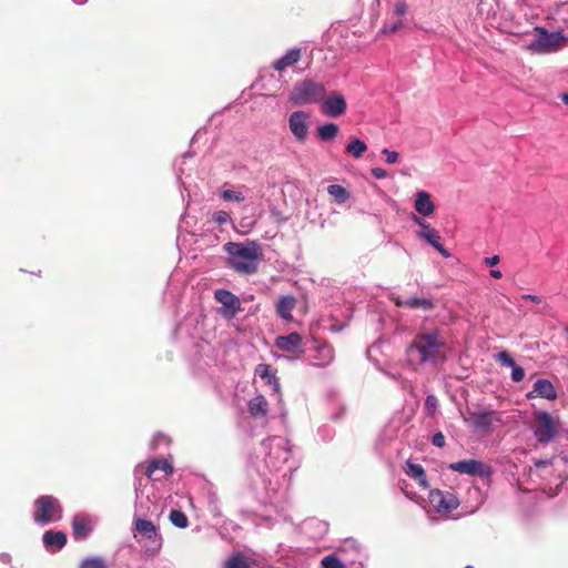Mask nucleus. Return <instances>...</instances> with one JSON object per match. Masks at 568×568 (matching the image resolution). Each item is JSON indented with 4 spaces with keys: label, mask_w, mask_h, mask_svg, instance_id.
I'll use <instances>...</instances> for the list:
<instances>
[{
    "label": "nucleus",
    "mask_w": 568,
    "mask_h": 568,
    "mask_svg": "<svg viewBox=\"0 0 568 568\" xmlns=\"http://www.w3.org/2000/svg\"><path fill=\"white\" fill-rule=\"evenodd\" d=\"M302 51L298 48L288 50L282 58L273 63L274 70L283 72L288 67L294 65L301 60Z\"/></svg>",
    "instance_id": "obj_17"
},
{
    "label": "nucleus",
    "mask_w": 568,
    "mask_h": 568,
    "mask_svg": "<svg viewBox=\"0 0 568 568\" xmlns=\"http://www.w3.org/2000/svg\"><path fill=\"white\" fill-rule=\"evenodd\" d=\"M303 338L301 334L293 332L286 336H278L275 339V346L287 353H295L302 346Z\"/></svg>",
    "instance_id": "obj_14"
},
{
    "label": "nucleus",
    "mask_w": 568,
    "mask_h": 568,
    "mask_svg": "<svg viewBox=\"0 0 568 568\" xmlns=\"http://www.w3.org/2000/svg\"><path fill=\"white\" fill-rule=\"evenodd\" d=\"M534 434L540 444L551 442L560 427L559 420L547 412H536L534 414Z\"/></svg>",
    "instance_id": "obj_6"
},
{
    "label": "nucleus",
    "mask_w": 568,
    "mask_h": 568,
    "mask_svg": "<svg viewBox=\"0 0 568 568\" xmlns=\"http://www.w3.org/2000/svg\"><path fill=\"white\" fill-rule=\"evenodd\" d=\"M271 216L273 217L274 222L277 224H282L288 220L286 215H284L280 210L276 207H271Z\"/></svg>",
    "instance_id": "obj_38"
},
{
    "label": "nucleus",
    "mask_w": 568,
    "mask_h": 568,
    "mask_svg": "<svg viewBox=\"0 0 568 568\" xmlns=\"http://www.w3.org/2000/svg\"><path fill=\"white\" fill-rule=\"evenodd\" d=\"M327 192L339 204L345 203L349 199L348 191L344 186L338 184L328 185Z\"/></svg>",
    "instance_id": "obj_27"
},
{
    "label": "nucleus",
    "mask_w": 568,
    "mask_h": 568,
    "mask_svg": "<svg viewBox=\"0 0 568 568\" xmlns=\"http://www.w3.org/2000/svg\"><path fill=\"white\" fill-rule=\"evenodd\" d=\"M415 210L423 216H429L435 211V204L430 199V194L426 191H420L416 194Z\"/></svg>",
    "instance_id": "obj_19"
},
{
    "label": "nucleus",
    "mask_w": 568,
    "mask_h": 568,
    "mask_svg": "<svg viewBox=\"0 0 568 568\" xmlns=\"http://www.w3.org/2000/svg\"><path fill=\"white\" fill-rule=\"evenodd\" d=\"M564 329H565V333H566V334H567V336H568V324L565 326V328H564Z\"/></svg>",
    "instance_id": "obj_54"
},
{
    "label": "nucleus",
    "mask_w": 568,
    "mask_h": 568,
    "mask_svg": "<svg viewBox=\"0 0 568 568\" xmlns=\"http://www.w3.org/2000/svg\"><path fill=\"white\" fill-rule=\"evenodd\" d=\"M417 235L419 239H423L427 243H429L434 248H436L440 244V234L435 229L428 231H420L417 233Z\"/></svg>",
    "instance_id": "obj_29"
},
{
    "label": "nucleus",
    "mask_w": 568,
    "mask_h": 568,
    "mask_svg": "<svg viewBox=\"0 0 568 568\" xmlns=\"http://www.w3.org/2000/svg\"><path fill=\"white\" fill-rule=\"evenodd\" d=\"M308 118L304 111H294L288 119L291 132L301 142L305 141L308 134Z\"/></svg>",
    "instance_id": "obj_11"
},
{
    "label": "nucleus",
    "mask_w": 568,
    "mask_h": 568,
    "mask_svg": "<svg viewBox=\"0 0 568 568\" xmlns=\"http://www.w3.org/2000/svg\"><path fill=\"white\" fill-rule=\"evenodd\" d=\"M412 219H413V221H414L417 225H419V226L423 229V231L433 230V227L430 226V224H429V223H427V222H426L425 220H423L422 217H419V216H417V215L413 214V217H412Z\"/></svg>",
    "instance_id": "obj_42"
},
{
    "label": "nucleus",
    "mask_w": 568,
    "mask_h": 568,
    "mask_svg": "<svg viewBox=\"0 0 568 568\" xmlns=\"http://www.w3.org/2000/svg\"><path fill=\"white\" fill-rule=\"evenodd\" d=\"M432 443L436 447H444L445 446V436L442 433H436L432 438Z\"/></svg>",
    "instance_id": "obj_43"
},
{
    "label": "nucleus",
    "mask_w": 568,
    "mask_h": 568,
    "mask_svg": "<svg viewBox=\"0 0 568 568\" xmlns=\"http://www.w3.org/2000/svg\"><path fill=\"white\" fill-rule=\"evenodd\" d=\"M521 298H523V300L531 301V302L537 303V304L541 303V297H540V296H538V295L524 294V295L521 296Z\"/></svg>",
    "instance_id": "obj_48"
},
{
    "label": "nucleus",
    "mask_w": 568,
    "mask_h": 568,
    "mask_svg": "<svg viewBox=\"0 0 568 568\" xmlns=\"http://www.w3.org/2000/svg\"><path fill=\"white\" fill-rule=\"evenodd\" d=\"M43 544L50 550H59L67 544V535L63 531L48 530L43 534Z\"/></svg>",
    "instance_id": "obj_18"
},
{
    "label": "nucleus",
    "mask_w": 568,
    "mask_h": 568,
    "mask_svg": "<svg viewBox=\"0 0 568 568\" xmlns=\"http://www.w3.org/2000/svg\"><path fill=\"white\" fill-rule=\"evenodd\" d=\"M407 12V6L404 1H398L395 6H394V13L397 14V16H405Z\"/></svg>",
    "instance_id": "obj_41"
},
{
    "label": "nucleus",
    "mask_w": 568,
    "mask_h": 568,
    "mask_svg": "<svg viewBox=\"0 0 568 568\" xmlns=\"http://www.w3.org/2000/svg\"><path fill=\"white\" fill-rule=\"evenodd\" d=\"M339 132L337 124L331 122L317 128V135L322 141L334 140Z\"/></svg>",
    "instance_id": "obj_24"
},
{
    "label": "nucleus",
    "mask_w": 568,
    "mask_h": 568,
    "mask_svg": "<svg viewBox=\"0 0 568 568\" xmlns=\"http://www.w3.org/2000/svg\"><path fill=\"white\" fill-rule=\"evenodd\" d=\"M437 408V398L434 395H428L425 400V409L428 415H433Z\"/></svg>",
    "instance_id": "obj_37"
},
{
    "label": "nucleus",
    "mask_w": 568,
    "mask_h": 568,
    "mask_svg": "<svg viewBox=\"0 0 568 568\" xmlns=\"http://www.w3.org/2000/svg\"><path fill=\"white\" fill-rule=\"evenodd\" d=\"M493 413H474L473 423L478 428H488L493 423Z\"/></svg>",
    "instance_id": "obj_30"
},
{
    "label": "nucleus",
    "mask_w": 568,
    "mask_h": 568,
    "mask_svg": "<svg viewBox=\"0 0 568 568\" xmlns=\"http://www.w3.org/2000/svg\"><path fill=\"white\" fill-rule=\"evenodd\" d=\"M449 469L459 474L471 476L488 477L491 474V467L476 459H465L449 465Z\"/></svg>",
    "instance_id": "obj_9"
},
{
    "label": "nucleus",
    "mask_w": 568,
    "mask_h": 568,
    "mask_svg": "<svg viewBox=\"0 0 568 568\" xmlns=\"http://www.w3.org/2000/svg\"><path fill=\"white\" fill-rule=\"evenodd\" d=\"M247 409L252 417L264 418L268 414V402L264 395H257L248 400Z\"/></svg>",
    "instance_id": "obj_16"
},
{
    "label": "nucleus",
    "mask_w": 568,
    "mask_h": 568,
    "mask_svg": "<svg viewBox=\"0 0 568 568\" xmlns=\"http://www.w3.org/2000/svg\"><path fill=\"white\" fill-rule=\"evenodd\" d=\"M382 153L386 156V162L388 164H394L398 161L399 154L396 151L384 149Z\"/></svg>",
    "instance_id": "obj_40"
},
{
    "label": "nucleus",
    "mask_w": 568,
    "mask_h": 568,
    "mask_svg": "<svg viewBox=\"0 0 568 568\" xmlns=\"http://www.w3.org/2000/svg\"><path fill=\"white\" fill-rule=\"evenodd\" d=\"M33 520L45 525L61 519L62 507L57 498L51 495L40 496L34 500Z\"/></svg>",
    "instance_id": "obj_4"
},
{
    "label": "nucleus",
    "mask_w": 568,
    "mask_h": 568,
    "mask_svg": "<svg viewBox=\"0 0 568 568\" xmlns=\"http://www.w3.org/2000/svg\"><path fill=\"white\" fill-rule=\"evenodd\" d=\"M367 150V145L359 139L352 140L345 148V151L353 155L355 159H359Z\"/></svg>",
    "instance_id": "obj_26"
},
{
    "label": "nucleus",
    "mask_w": 568,
    "mask_h": 568,
    "mask_svg": "<svg viewBox=\"0 0 568 568\" xmlns=\"http://www.w3.org/2000/svg\"><path fill=\"white\" fill-rule=\"evenodd\" d=\"M135 530L142 535L144 538L153 542L159 549L162 544V536L158 531L155 525L146 519L138 518L134 521Z\"/></svg>",
    "instance_id": "obj_12"
},
{
    "label": "nucleus",
    "mask_w": 568,
    "mask_h": 568,
    "mask_svg": "<svg viewBox=\"0 0 568 568\" xmlns=\"http://www.w3.org/2000/svg\"><path fill=\"white\" fill-rule=\"evenodd\" d=\"M513 371H511V379L514 382H521L525 377V371L523 367L518 366L517 364H515V366L511 367Z\"/></svg>",
    "instance_id": "obj_39"
},
{
    "label": "nucleus",
    "mask_w": 568,
    "mask_h": 568,
    "mask_svg": "<svg viewBox=\"0 0 568 568\" xmlns=\"http://www.w3.org/2000/svg\"><path fill=\"white\" fill-rule=\"evenodd\" d=\"M539 37L529 44V50L535 53H550L567 45L568 39L562 32H548L545 28H536Z\"/></svg>",
    "instance_id": "obj_5"
},
{
    "label": "nucleus",
    "mask_w": 568,
    "mask_h": 568,
    "mask_svg": "<svg viewBox=\"0 0 568 568\" xmlns=\"http://www.w3.org/2000/svg\"><path fill=\"white\" fill-rule=\"evenodd\" d=\"M227 254L226 264L235 273L253 275L263 260L261 245L255 241L227 242L223 245Z\"/></svg>",
    "instance_id": "obj_1"
},
{
    "label": "nucleus",
    "mask_w": 568,
    "mask_h": 568,
    "mask_svg": "<svg viewBox=\"0 0 568 568\" xmlns=\"http://www.w3.org/2000/svg\"><path fill=\"white\" fill-rule=\"evenodd\" d=\"M323 568H345L343 562L334 555H328L322 559Z\"/></svg>",
    "instance_id": "obj_34"
},
{
    "label": "nucleus",
    "mask_w": 568,
    "mask_h": 568,
    "mask_svg": "<svg viewBox=\"0 0 568 568\" xmlns=\"http://www.w3.org/2000/svg\"><path fill=\"white\" fill-rule=\"evenodd\" d=\"M225 568H251L242 555H235L225 562Z\"/></svg>",
    "instance_id": "obj_33"
},
{
    "label": "nucleus",
    "mask_w": 568,
    "mask_h": 568,
    "mask_svg": "<svg viewBox=\"0 0 568 568\" xmlns=\"http://www.w3.org/2000/svg\"><path fill=\"white\" fill-rule=\"evenodd\" d=\"M405 474L415 479L422 488H428L426 473L419 464H414L408 460L406 463Z\"/></svg>",
    "instance_id": "obj_21"
},
{
    "label": "nucleus",
    "mask_w": 568,
    "mask_h": 568,
    "mask_svg": "<svg viewBox=\"0 0 568 568\" xmlns=\"http://www.w3.org/2000/svg\"><path fill=\"white\" fill-rule=\"evenodd\" d=\"M72 536L75 540H84L92 531V523L88 516L75 515L72 518Z\"/></svg>",
    "instance_id": "obj_13"
},
{
    "label": "nucleus",
    "mask_w": 568,
    "mask_h": 568,
    "mask_svg": "<svg viewBox=\"0 0 568 568\" xmlns=\"http://www.w3.org/2000/svg\"><path fill=\"white\" fill-rule=\"evenodd\" d=\"M296 306V300L292 295L281 296L276 303V313L285 321H292V311Z\"/></svg>",
    "instance_id": "obj_20"
},
{
    "label": "nucleus",
    "mask_w": 568,
    "mask_h": 568,
    "mask_svg": "<svg viewBox=\"0 0 568 568\" xmlns=\"http://www.w3.org/2000/svg\"><path fill=\"white\" fill-rule=\"evenodd\" d=\"M222 197L225 201H236V202H243L245 200V197L242 193L235 192L232 190H224L222 193Z\"/></svg>",
    "instance_id": "obj_35"
},
{
    "label": "nucleus",
    "mask_w": 568,
    "mask_h": 568,
    "mask_svg": "<svg viewBox=\"0 0 568 568\" xmlns=\"http://www.w3.org/2000/svg\"><path fill=\"white\" fill-rule=\"evenodd\" d=\"M500 261L499 256L498 255H494L491 257H486L484 260L485 264L488 265V266H494L496 264H498Z\"/></svg>",
    "instance_id": "obj_47"
},
{
    "label": "nucleus",
    "mask_w": 568,
    "mask_h": 568,
    "mask_svg": "<svg viewBox=\"0 0 568 568\" xmlns=\"http://www.w3.org/2000/svg\"><path fill=\"white\" fill-rule=\"evenodd\" d=\"M429 501L433 507L442 513H448L455 510L459 506V500L453 493L444 491L440 489H432L429 491Z\"/></svg>",
    "instance_id": "obj_8"
},
{
    "label": "nucleus",
    "mask_w": 568,
    "mask_h": 568,
    "mask_svg": "<svg viewBox=\"0 0 568 568\" xmlns=\"http://www.w3.org/2000/svg\"><path fill=\"white\" fill-rule=\"evenodd\" d=\"M536 394V396H539V397H542V398H546V399H549V400H554L557 398V393H556V389L554 387V385L551 384V382H549L548 379H537L534 384V389L528 393L527 397L528 398H531L534 397Z\"/></svg>",
    "instance_id": "obj_15"
},
{
    "label": "nucleus",
    "mask_w": 568,
    "mask_h": 568,
    "mask_svg": "<svg viewBox=\"0 0 568 568\" xmlns=\"http://www.w3.org/2000/svg\"><path fill=\"white\" fill-rule=\"evenodd\" d=\"M490 276H493L494 278H500L503 276V274L499 270H491Z\"/></svg>",
    "instance_id": "obj_51"
},
{
    "label": "nucleus",
    "mask_w": 568,
    "mask_h": 568,
    "mask_svg": "<svg viewBox=\"0 0 568 568\" xmlns=\"http://www.w3.org/2000/svg\"><path fill=\"white\" fill-rule=\"evenodd\" d=\"M316 353L315 359L318 366H326L333 361V349L327 345L316 347Z\"/></svg>",
    "instance_id": "obj_25"
},
{
    "label": "nucleus",
    "mask_w": 568,
    "mask_h": 568,
    "mask_svg": "<svg viewBox=\"0 0 568 568\" xmlns=\"http://www.w3.org/2000/svg\"><path fill=\"white\" fill-rule=\"evenodd\" d=\"M371 173L375 179H378V180L387 176V172L382 168H373L371 170Z\"/></svg>",
    "instance_id": "obj_45"
},
{
    "label": "nucleus",
    "mask_w": 568,
    "mask_h": 568,
    "mask_svg": "<svg viewBox=\"0 0 568 568\" xmlns=\"http://www.w3.org/2000/svg\"><path fill=\"white\" fill-rule=\"evenodd\" d=\"M402 28H403V21L399 20V21L390 24L389 27H385L383 29V32L384 33H395L396 31H398Z\"/></svg>",
    "instance_id": "obj_44"
},
{
    "label": "nucleus",
    "mask_w": 568,
    "mask_h": 568,
    "mask_svg": "<svg viewBox=\"0 0 568 568\" xmlns=\"http://www.w3.org/2000/svg\"><path fill=\"white\" fill-rule=\"evenodd\" d=\"M256 375L266 382L267 385L272 386L275 392L280 389V383L275 374L271 372V365L258 364L255 368Z\"/></svg>",
    "instance_id": "obj_22"
},
{
    "label": "nucleus",
    "mask_w": 568,
    "mask_h": 568,
    "mask_svg": "<svg viewBox=\"0 0 568 568\" xmlns=\"http://www.w3.org/2000/svg\"><path fill=\"white\" fill-rule=\"evenodd\" d=\"M392 301L395 303L396 306H405V300H402L399 296H392Z\"/></svg>",
    "instance_id": "obj_50"
},
{
    "label": "nucleus",
    "mask_w": 568,
    "mask_h": 568,
    "mask_svg": "<svg viewBox=\"0 0 568 568\" xmlns=\"http://www.w3.org/2000/svg\"><path fill=\"white\" fill-rule=\"evenodd\" d=\"M435 250L444 257L450 256V253L442 244H439Z\"/></svg>",
    "instance_id": "obj_49"
},
{
    "label": "nucleus",
    "mask_w": 568,
    "mask_h": 568,
    "mask_svg": "<svg viewBox=\"0 0 568 568\" xmlns=\"http://www.w3.org/2000/svg\"><path fill=\"white\" fill-rule=\"evenodd\" d=\"M229 220V215L226 212H223V211H220L215 214V221L219 223V224H224L226 223V221Z\"/></svg>",
    "instance_id": "obj_46"
},
{
    "label": "nucleus",
    "mask_w": 568,
    "mask_h": 568,
    "mask_svg": "<svg viewBox=\"0 0 568 568\" xmlns=\"http://www.w3.org/2000/svg\"><path fill=\"white\" fill-rule=\"evenodd\" d=\"M326 94V88L320 82L305 79L294 85L290 102L294 105H305L310 103L321 102Z\"/></svg>",
    "instance_id": "obj_3"
},
{
    "label": "nucleus",
    "mask_w": 568,
    "mask_h": 568,
    "mask_svg": "<svg viewBox=\"0 0 568 568\" xmlns=\"http://www.w3.org/2000/svg\"><path fill=\"white\" fill-rule=\"evenodd\" d=\"M214 298L222 304L220 313L226 318H233L242 310L240 298L231 291L216 290Z\"/></svg>",
    "instance_id": "obj_7"
},
{
    "label": "nucleus",
    "mask_w": 568,
    "mask_h": 568,
    "mask_svg": "<svg viewBox=\"0 0 568 568\" xmlns=\"http://www.w3.org/2000/svg\"><path fill=\"white\" fill-rule=\"evenodd\" d=\"M445 345L444 337L436 329L423 331L415 336L407 348L408 361L418 365L444 362Z\"/></svg>",
    "instance_id": "obj_2"
},
{
    "label": "nucleus",
    "mask_w": 568,
    "mask_h": 568,
    "mask_svg": "<svg viewBox=\"0 0 568 568\" xmlns=\"http://www.w3.org/2000/svg\"><path fill=\"white\" fill-rule=\"evenodd\" d=\"M79 568H109L102 557H88L82 560Z\"/></svg>",
    "instance_id": "obj_32"
},
{
    "label": "nucleus",
    "mask_w": 568,
    "mask_h": 568,
    "mask_svg": "<svg viewBox=\"0 0 568 568\" xmlns=\"http://www.w3.org/2000/svg\"><path fill=\"white\" fill-rule=\"evenodd\" d=\"M561 100L568 105V93H564Z\"/></svg>",
    "instance_id": "obj_52"
},
{
    "label": "nucleus",
    "mask_w": 568,
    "mask_h": 568,
    "mask_svg": "<svg viewBox=\"0 0 568 568\" xmlns=\"http://www.w3.org/2000/svg\"><path fill=\"white\" fill-rule=\"evenodd\" d=\"M545 462L536 463V466H544Z\"/></svg>",
    "instance_id": "obj_53"
},
{
    "label": "nucleus",
    "mask_w": 568,
    "mask_h": 568,
    "mask_svg": "<svg viewBox=\"0 0 568 568\" xmlns=\"http://www.w3.org/2000/svg\"><path fill=\"white\" fill-rule=\"evenodd\" d=\"M496 358L504 366L513 367L516 364L507 351H503V352L498 353Z\"/></svg>",
    "instance_id": "obj_36"
},
{
    "label": "nucleus",
    "mask_w": 568,
    "mask_h": 568,
    "mask_svg": "<svg viewBox=\"0 0 568 568\" xmlns=\"http://www.w3.org/2000/svg\"><path fill=\"white\" fill-rule=\"evenodd\" d=\"M405 306L408 308H422L424 311H429L435 307L432 300L419 298V297H412V298L405 300Z\"/></svg>",
    "instance_id": "obj_28"
},
{
    "label": "nucleus",
    "mask_w": 568,
    "mask_h": 568,
    "mask_svg": "<svg viewBox=\"0 0 568 568\" xmlns=\"http://www.w3.org/2000/svg\"><path fill=\"white\" fill-rule=\"evenodd\" d=\"M158 469L163 470L166 475L173 473V466L166 459H153L146 467L145 476L150 479H156L154 473Z\"/></svg>",
    "instance_id": "obj_23"
},
{
    "label": "nucleus",
    "mask_w": 568,
    "mask_h": 568,
    "mask_svg": "<svg viewBox=\"0 0 568 568\" xmlns=\"http://www.w3.org/2000/svg\"><path fill=\"white\" fill-rule=\"evenodd\" d=\"M169 518L170 521L178 528H186L189 525L186 515L181 510H171Z\"/></svg>",
    "instance_id": "obj_31"
},
{
    "label": "nucleus",
    "mask_w": 568,
    "mask_h": 568,
    "mask_svg": "<svg viewBox=\"0 0 568 568\" xmlns=\"http://www.w3.org/2000/svg\"><path fill=\"white\" fill-rule=\"evenodd\" d=\"M322 112L331 118H338L346 112L347 103L344 95L338 91H333L322 101Z\"/></svg>",
    "instance_id": "obj_10"
},
{
    "label": "nucleus",
    "mask_w": 568,
    "mask_h": 568,
    "mask_svg": "<svg viewBox=\"0 0 568 568\" xmlns=\"http://www.w3.org/2000/svg\"><path fill=\"white\" fill-rule=\"evenodd\" d=\"M465 568H474L473 566H466Z\"/></svg>",
    "instance_id": "obj_55"
}]
</instances>
